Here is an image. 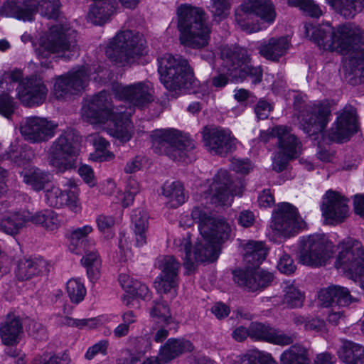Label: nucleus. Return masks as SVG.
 I'll return each instance as SVG.
<instances>
[{
	"mask_svg": "<svg viewBox=\"0 0 364 364\" xmlns=\"http://www.w3.org/2000/svg\"><path fill=\"white\" fill-rule=\"evenodd\" d=\"M305 33L324 50L344 55L343 69L350 80L364 82V33L347 23L333 28L328 23L318 27L305 24Z\"/></svg>",
	"mask_w": 364,
	"mask_h": 364,
	"instance_id": "f257e3e1",
	"label": "nucleus"
},
{
	"mask_svg": "<svg viewBox=\"0 0 364 364\" xmlns=\"http://www.w3.org/2000/svg\"><path fill=\"white\" fill-rule=\"evenodd\" d=\"M191 218L198 223L200 237L191 251V236L188 233L182 238L175 239L174 245L184 252L183 265L188 271L195 269L199 262H213L220 254V245L230 237V225L222 218H215L204 207H195Z\"/></svg>",
	"mask_w": 364,
	"mask_h": 364,
	"instance_id": "f03ea898",
	"label": "nucleus"
},
{
	"mask_svg": "<svg viewBox=\"0 0 364 364\" xmlns=\"http://www.w3.org/2000/svg\"><path fill=\"white\" fill-rule=\"evenodd\" d=\"M132 112L131 106L127 108L121 102L113 107L109 95L103 91L85 100L81 116L85 121L95 126L101 127L109 122L107 127L108 134L126 142L133 134V126L129 120Z\"/></svg>",
	"mask_w": 364,
	"mask_h": 364,
	"instance_id": "7ed1b4c3",
	"label": "nucleus"
},
{
	"mask_svg": "<svg viewBox=\"0 0 364 364\" xmlns=\"http://www.w3.org/2000/svg\"><path fill=\"white\" fill-rule=\"evenodd\" d=\"M232 0H210L208 8L216 21L226 17L229 13ZM276 17L274 7L267 0H248L242 4L235 11V18L241 29L247 33L257 32L265 26L254 23L255 18L263 23H272Z\"/></svg>",
	"mask_w": 364,
	"mask_h": 364,
	"instance_id": "20e7f679",
	"label": "nucleus"
},
{
	"mask_svg": "<svg viewBox=\"0 0 364 364\" xmlns=\"http://www.w3.org/2000/svg\"><path fill=\"white\" fill-rule=\"evenodd\" d=\"M177 28L182 45L200 49L208 44L211 28L208 16L202 9L188 4L181 5L177 9Z\"/></svg>",
	"mask_w": 364,
	"mask_h": 364,
	"instance_id": "39448f33",
	"label": "nucleus"
},
{
	"mask_svg": "<svg viewBox=\"0 0 364 364\" xmlns=\"http://www.w3.org/2000/svg\"><path fill=\"white\" fill-rule=\"evenodd\" d=\"M36 53L43 67L48 68L52 54L70 60L78 55L77 33L68 26L55 25L43 35Z\"/></svg>",
	"mask_w": 364,
	"mask_h": 364,
	"instance_id": "423d86ee",
	"label": "nucleus"
},
{
	"mask_svg": "<svg viewBox=\"0 0 364 364\" xmlns=\"http://www.w3.org/2000/svg\"><path fill=\"white\" fill-rule=\"evenodd\" d=\"M244 251V258L248 266L245 269L234 272L235 282L252 291L269 285L273 280L272 274L259 267L267 256L264 245L262 242L249 241L245 245Z\"/></svg>",
	"mask_w": 364,
	"mask_h": 364,
	"instance_id": "0eeeda50",
	"label": "nucleus"
},
{
	"mask_svg": "<svg viewBox=\"0 0 364 364\" xmlns=\"http://www.w3.org/2000/svg\"><path fill=\"white\" fill-rule=\"evenodd\" d=\"M147 52L144 36L130 30L120 31L109 41L106 55L112 61L124 66L132 63Z\"/></svg>",
	"mask_w": 364,
	"mask_h": 364,
	"instance_id": "6e6552de",
	"label": "nucleus"
},
{
	"mask_svg": "<svg viewBox=\"0 0 364 364\" xmlns=\"http://www.w3.org/2000/svg\"><path fill=\"white\" fill-rule=\"evenodd\" d=\"M158 72L161 82L168 91L176 94L188 90L193 82L187 60L169 53L158 58Z\"/></svg>",
	"mask_w": 364,
	"mask_h": 364,
	"instance_id": "1a4fd4ad",
	"label": "nucleus"
},
{
	"mask_svg": "<svg viewBox=\"0 0 364 364\" xmlns=\"http://www.w3.org/2000/svg\"><path fill=\"white\" fill-rule=\"evenodd\" d=\"M150 136L154 151L173 161H184L188 152L194 148L193 141L176 129H155Z\"/></svg>",
	"mask_w": 364,
	"mask_h": 364,
	"instance_id": "9d476101",
	"label": "nucleus"
},
{
	"mask_svg": "<svg viewBox=\"0 0 364 364\" xmlns=\"http://www.w3.org/2000/svg\"><path fill=\"white\" fill-rule=\"evenodd\" d=\"M79 142V136L75 131L67 129L63 132L48 151L49 164L59 172L75 168Z\"/></svg>",
	"mask_w": 364,
	"mask_h": 364,
	"instance_id": "9b49d317",
	"label": "nucleus"
},
{
	"mask_svg": "<svg viewBox=\"0 0 364 364\" xmlns=\"http://www.w3.org/2000/svg\"><path fill=\"white\" fill-rule=\"evenodd\" d=\"M336 267L346 277L358 282L364 290V249L353 239H348L339 245Z\"/></svg>",
	"mask_w": 364,
	"mask_h": 364,
	"instance_id": "f8f14e48",
	"label": "nucleus"
},
{
	"mask_svg": "<svg viewBox=\"0 0 364 364\" xmlns=\"http://www.w3.org/2000/svg\"><path fill=\"white\" fill-rule=\"evenodd\" d=\"M223 72L235 80H242L249 76L253 84H258L262 79V70L259 66L249 65L250 55L243 48H224L221 53Z\"/></svg>",
	"mask_w": 364,
	"mask_h": 364,
	"instance_id": "ddd939ff",
	"label": "nucleus"
},
{
	"mask_svg": "<svg viewBox=\"0 0 364 364\" xmlns=\"http://www.w3.org/2000/svg\"><path fill=\"white\" fill-rule=\"evenodd\" d=\"M331 246L318 235L304 236L298 244V259L302 264L310 267L324 265L332 257Z\"/></svg>",
	"mask_w": 364,
	"mask_h": 364,
	"instance_id": "4468645a",
	"label": "nucleus"
},
{
	"mask_svg": "<svg viewBox=\"0 0 364 364\" xmlns=\"http://www.w3.org/2000/svg\"><path fill=\"white\" fill-rule=\"evenodd\" d=\"M62 186L63 189L55 185L46 188L44 192L45 203L54 208H68L71 212L79 213L82 205L76 183L72 178H65Z\"/></svg>",
	"mask_w": 364,
	"mask_h": 364,
	"instance_id": "2eb2a0df",
	"label": "nucleus"
},
{
	"mask_svg": "<svg viewBox=\"0 0 364 364\" xmlns=\"http://www.w3.org/2000/svg\"><path fill=\"white\" fill-rule=\"evenodd\" d=\"M270 227L276 235L288 237L304 227L297 208L289 203H279L272 213Z\"/></svg>",
	"mask_w": 364,
	"mask_h": 364,
	"instance_id": "dca6fc26",
	"label": "nucleus"
},
{
	"mask_svg": "<svg viewBox=\"0 0 364 364\" xmlns=\"http://www.w3.org/2000/svg\"><path fill=\"white\" fill-rule=\"evenodd\" d=\"M331 109L328 101L308 105L298 116L300 127L309 136L321 133L330 122Z\"/></svg>",
	"mask_w": 364,
	"mask_h": 364,
	"instance_id": "f3484780",
	"label": "nucleus"
},
{
	"mask_svg": "<svg viewBox=\"0 0 364 364\" xmlns=\"http://www.w3.org/2000/svg\"><path fill=\"white\" fill-rule=\"evenodd\" d=\"M87 70V68L82 66L55 77L51 95L58 100H65L82 91L90 77Z\"/></svg>",
	"mask_w": 364,
	"mask_h": 364,
	"instance_id": "a211bd4d",
	"label": "nucleus"
},
{
	"mask_svg": "<svg viewBox=\"0 0 364 364\" xmlns=\"http://www.w3.org/2000/svg\"><path fill=\"white\" fill-rule=\"evenodd\" d=\"M259 139L264 143L269 142L271 139H277L278 151L287 156L297 158L301 152L300 140L287 126L277 125L265 131H261Z\"/></svg>",
	"mask_w": 364,
	"mask_h": 364,
	"instance_id": "6ab92c4d",
	"label": "nucleus"
},
{
	"mask_svg": "<svg viewBox=\"0 0 364 364\" xmlns=\"http://www.w3.org/2000/svg\"><path fill=\"white\" fill-rule=\"evenodd\" d=\"M202 136L205 147L213 154L224 156L236 148L237 139L228 129L205 127Z\"/></svg>",
	"mask_w": 364,
	"mask_h": 364,
	"instance_id": "aec40b11",
	"label": "nucleus"
},
{
	"mask_svg": "<svg viewBox=\"0 0 364 364\" xmlns=\"http://www.w3.org/2000/svg\"><path fill=\"white\" fill-rule=\"evenodd\" d=\"M116 97L124 100V103L139 108H144L154 100L153 86L150 82H137L127 86L116 84L112 86Z\"/></svg>",
	"mask_w": 364,
	"mask_h": 364,
	"instance_id": "412c9836",
	"label": "nucleus"
},
{
	"mask_svg": "<svg viewBox=\"0 0 364 364\" xmlns=\"http://www.w3.org/2000/svg\"><path fill=\"white\" fill-rule=\"evenodd\" d=\"M358 120L356 110L352 106H346L337 114V117L328 131L331 141L342 143L350 139L357 132Z\"/></svg>",
	"mask_w": 364,
	"mask_h": 364,
	"instance_id": "4be33fe9",
	"label": "nucleus"
},
{
	"mask_svg": "<svg viewBox=\"0 0 364 364\" xmlns=\"http://www.w3.org/2000/svg\"><path fill=\"white\" fill-rule=\"evenodd\" d=\"M48 90L43 78L33 75L20 81L16 87V96L27 107L37 106L46 100Z\"/></svg>",
	"mask_w": 364,
	"mask_h": 364,
	"instance_id": "5701e85b",
	"label": "nucleus"
},
{
	"mask_svg": "<svg viewBox=\"0 0 364 364\" xmlns=\"http://www.w3.org/2000/svg\"><path fill=\"white\" fill-rule=\"evenodd\" d=\"M156 267L161 273L156 278L154 287L158 294H166L171 293L178 282L180 263L173 256H163L157 259Z\"/></svg>",
	"mask_w": 364,
	"mask_h": 364,
	"instance_id": "b1692460",
	"label": "nucleus"
},
{
	"mask_svg": "<svg viewBox=\"0 0 364 364\" xmlns=\"http://www.w3.org/2000/svg\"><path fill=\"white\" fill-rule=\"evenodd\" d=\"M237 194V192L232 188L228 172L226 170H220L213 178L204 197L216 205H230L233 196Z\"/></svg>",
	"mask_w": 364,
	"mask_h": 364,
	"instance_id": "393cba45",
	"label": "nucleus"
},
{
	"mask_svg": "<svg viewBox=\"0 0 364 364\" xmlns=\"http://www.w3.org/2000/svg\"><path fill=\"white\" fill-rule=\"evenodd\" d=\"M56 127L55 123L46 118L30 117L22 121L20 131L26 140L38 143L53 137Z\"/></svg>",
	"mask_w": 364,
	"mask_h": 364,
	"instance_id": "a878e982",
	"label": "nucleus"
},
{
	"mask_svg": "<svg viewBox=\"0 0 364 364\" xmlns=\"http://www.w3.org/2000/svg\"><path fill=\"white\" fill-rule=\"evenodd\" d=\"M348 199L340 193L328 190L323 197L321 210L324 216L335 222H342L348 214Z\"/></svg>",
	"mask_w": 364,
	"mask_h": 364,
	"instance_id": "bb28decb",
	"label": "nucleus"
},
{
	"mask_svg": "<svg viewBox=\"0 0 364 364\" xmlns=\"http://www.w3.org/2000/svg\"><path fill=\"white\" fill-rule=\"evenodd\" d=\"M250 337L279 346L291 344L295 336L287 335L269 325L259 322H252L250 325Z\"/></svg>",
	"mask_w": 364,
	"mask_h": 364,
	"instance_id": "cd10ccee",
	"label": "nucleus"
},
{
	"mask_svg": "<svg viewBox=\"0 0 364 364\" xmlns=\"http://www.w3.org/2000/svg\"><path fill=\"white\" fill-rule=\"evenodd\" d=\"M38 9V0H6L0 9L5 16L31 21Z\"/></svg>",
	"mask_w": 364,
	"mask_h": 364,
	"instance_id": "c85d7f7f",
	"label": "nucleus"
},
{
	"mask_svg": "<svg viewBox=\"0 0 364 364\" xmlns=\"http://www.w3.org/2000/svg\"><path fill=\"white\" fill-rule=\"evenodd\" d=\"M290 47V40L287 36L279 38L272 37L268 41H263L260 43L257 49L259 53L272 61H277L284 56Z\"/></svg>",
	"mask_w": 364,
	"mask_h": 364,
	"instance_id": "c756f323",
	"label": "nucleus"
},
{
	"mask_svg": "<svg viewBox=\"0 0 364 364\" xmlns=\"http://www.w3.org/2000/svg\"><path fill=\"white\" fill-rule=\"evenodd\" d=\"M117 9L115 0H95L90 6L87 20L96 25L107 23Z\"/></svg>",
	"mask_w": 364,
	"mask_h": 364,
	"instance_id": "7c9ffc66",
	"label": "nucleus"
},
{
	"mask_svg": "<svg viewBox=\"0 0 364 364\" xmlns=\"http://www.w3.org/2000/svg\"><path fill=\"white\" fill-rule=\"evenodd\" d=\"M48 271L47 262L43 259H24L21 260L16 270V277L27 280Z\"/></svg>",
	"mask_w": 364,
	"mask_h": 364,
	"instance_id": "2f4dec72",
	"label": "nucleus"
},
{
	"mask_svg": "<svg viewBox=\"0 0 364 364\" xmlns=\"http://www.w3.org/2000/svg\"><path fill=\"white\" fill-rule=\"evenodd\" d=\"M31 213L28 211L6 213L0 218V231L14 235L29 222Z\"/></svg>",
	"mask_w": 364,
	"mask_h": 364,
	"instance_id": "473e14b6",
	"label": "nucleus"
},
{
	"mask_svg": "<svg viewBox=\"0 0 364 364\" xmlns=\"http://www.w3.org/2000/svg\"><path fill=\"white\" fill-rule=\"evenodd\" d=\"M193 350V344L185 339H168L159 351V355L161 363H167L180 354Z\"/></svg>",
	"mask_w": 364,
	"mask_h": 364,
	"instance_id": "72a5a7b5",
	"label": "nucleus"
},
{
	"mask_svg": "<svg viewBox=\"0 0 364 364\" xmlns=\"http://www.w3.org/2000/svg\"><path fill=\"white\" fill-rule=\"evenodd\" d=\"M23 181L33 191H40L45 188L52 180V175L37 167H30L21 172Z\"/></svg>",
	"mask_w": 364,
	"mask_h": 364,
	"instance_id": "f704fd0d",
	"label": "nucleus"
},
{
	"mask_svg": "<svg viewBox=\"0 0 364 364\" xmlns=\"http://www.w3.org/2000/svg\"><path fill=\"white\" fill-rule=\"evenodd\" d=\"M23 332L20 318L14 315H8L5 322L0 327V335L5 345H13L18 342L19 335Z\"/></svg>",
	"mask_w": 364,
	"mask_h": 364,
	"instance_id": "c9c22d12",
	"label": "nucleus"
},
{
	"mask_svg": "<svg viewBox=\"0 0 364 364\" xmlns=\"http://www.w3.org/2000/svg\"><path fill=\"white\" fill-rule=\"evenodd\" d=\"M132 223L135 245L142 247L146 244V232L149 226L147 213L141 209L134 210L132 215Z\"/></svg>",
	"mask_w": 364,
	"mask_h": 364,
	"instance_id": "e433bc0d",
	"label": "nucleus"
},
{
	"mask_svg": "<svg viewBox=\"0 0 364 364\" xmlns=\"http://www.w3.org/2000/svg\"><path fill=\"white\" fill-rule=\"evenodd\" d=\"M30 221L50 232L57 230L61 225L59 215L50 209H44L37 211L33 215L31 214Z\"/></svg>",
	"mask_w": 364,
	"mask_h": 364,
	"instance_id": "4c0bfd02",
	"label": "nucleus"
},
{
	"mask_svg": "<svg viewBox=\"0 0 364 364\" xmlns=\"http://www.w3.org/2000/svg\"><path fill=\"white\" fill-rule=\"evenodd\" d=\"M162 193L168 200L166 205L171 208H176L184 203L187 199L183 186L178 181L165 183L162 188Z\"/></svg>",
	"mask_w": 364,
	"mask_h": 364,
	"instance_id": "58836bf2",
	"label": "nucleus"
},
{
	"mask_svg": "<svg viewBox=\"0 0 364 364\" xmlns=\"http://www.w3.org/2000/svg\"><path fill=\"white\" fill-rule=\"evenodd\" d=\"M341 360L347 364H364V347L350 342L343 343L338 351Z\"/></svg>",
	"mask_w": 364,
	"mask_h": 364,
	"instance_id": "ea45409f",
	"label": "nucleus"
},
{
	"mask_svg": "<svg viewBox=\"0 0 364 364\" xmlns=\"http://www.w3.org/2000/svg\"><path fill=\"white\" fill-rule=\"evenodd\" d=\"M281 364H310L308 350L301 345H292L280 357Z\"/></svg>",
	"mask_w": 364,
	"mask_h": 364,
	"instance_id": "a19ab883",
	"label": "nucleus"
},
{
	"mask_svg": "<svg viewBox=\"0 0 364 364\" xmlns=\"http://www.w3.org/2000/svg\"><path fill=\"white\" fill-rule=\"evenodd\" d=\"M88 140L95 147V151L90 154L94 161H107L114 158V154L107 150L109 143L99 134H90Z\"/></svg>",
	"mask_w": 364,
	"mask_h": 364,
	"instance_id": "79ce46f5",
	"label": "nucleus"
},
{
	"mask_svg": "<svg viewBox=\"0 0 364 364\" xmlns=\"http://www.w3.org/2000/svg\"><path fill=\"white\" fill-rule=\"evenodd\" d=\"M150 315L159 323L161 322L165 325L173 323V318L171 316L168 304L163 297H157L153 301V306L150 310Z\"/></svg>",
	"mask_w": 364,
	"mask_h": 364,
	"instance_id": "37998d69",
	"label": "nucleus"
},
{
	"mask_svg": "<svg viewBox=\"0 0 364 364\" xmlns=\"http://www.w3.org/2000/svg\"><path fill=\"white\" fill-rule=\"evenodd\" d=\"M119 282L124 291L130 296H147L149 293L145 284L134 279L127 274H121Z\"/></svg>",
	"mask_w": 364,
	"mask_h": 364,
	"instance_id": "c03bdc74",
	"label": "nucleus"
},
{
	"mask_svg": "<svg viewBox=\"0 0 364 364\" xmlns=\"http://www.w3.org/2000/svg\"><path fill=\"white\" fill-rule=\"evenodd\" d=\"M82 264L87 267V273L91 281H95L100 276L101 259L97 251H88L81 259Z\"/></svg>",
	"mask_w": 364,
	"mask_h": 364,
	"instance_id": "a18cd8bd",
	"label": "nucleus"
},
{
	"mask_svg": "<svg viewBox=\"0 0 364 364\" xmlns=\"http://www.w3.org/2000/svg\"><path fill=\"white\" fill-rule=\"evenodd\" d=\"M40 13L48 18H56L60 14L61 3L60 0H41L38 1Z\"/></svg>",
	"mask_w": 364,
	"mask_h": 364,
	"instance_id": "49530a36",
	"label": "nucleus"
},
{
	"mask_svg": "<svg viewBox=\"0 0 364 364\" xmlns=\"http://www.w3.org/2000/svg\"><path fill=\"white\" fill-rule=\"evenodd\" d=\"M70 358L66 353L61 355H43L33 360L31 364H69Z\"/></svg>",
	"mask_w": 364,
	"mask_h": 364,
	"instance_id": "de8ad7c7",
	"label": "nucleus"
},
{
	"mask_svg": "<svg viewBox=\"0 0 364 364\" xmlns=\"http://www.w3.org/2000/svg\"><path fill=\"white\" fill-rule=\"evenodd\" d=\"M119 249L117 255H119V259L120 261L126 262L132 258V253L129 245V237L124 232L120 233Z\"/></svg>",
	"mask_w": 364,
	"mask_h": 364,
	"instance_id": "09e8293b",
	"label": "nucleus"
},
{
	"mask_svg": "<svg viewBox=\"0 0 364 364\" xmlns=\"http://www.w3.org/2000/svg\"><path fill=\"white\" fill-rule=\"evenodd\" d=\"M318 296H350V291L345 287L331 284L326 287L321 288Z\"/></svg>",
	"mask_w": 364,
	"mask_h": 364,
	"instance_id": "8fccbe9b",
	"label": "nucleus"
},
{
	"mask_svg": "<svg viewBox=\"0 0 364 364\" xmlns=\"http://www.w3.org/2000/svg\"><path fill=\"white\" fill-rule=\"evenodd\" d=\"M15 103L13 99L8 95H0V114L9 118L14 113Z\"/></svg>",
	"mask_w": 364,
	"mask_h": 364,
	"instance_id": "3c124183",
	"label": "nucleus"
},
{
	"mask_svg": "<svg viewBox=\"0 0 364 364\" xmlns=\"http://www.w3.org/2000/svg\"><path fill=\"white\" fill-rule=\"evenodd\" d=\"M108 346L109 341L107 340L100 341L98 343L94 344L87 349L85 355V358L87 360H90L99 353L106 355Z\"/></svg>",
	"mask_w": 364,
	"mask_h": 364,
	"instance_id": "603ef678",
	"label": "nucleus"
},
{
	"mask_svg": "<svg viewBox=\"0 0 364 364\" xmlns=\"http://www.w3.org/2000/svg\"><path fill=\"white\" fill-rule=\"evenodd\" d=\"M66 290L68 296H85L86 294L84 284L75 279L68 280L66 284Z\"/></svg>",
	"mask_w": 364,
	"mask_h": 364,
	"instance_id": "864d4df0",
	"label": "nucleus"
},
{
	"mask_svg": "<svg viewBox=\"0 0 364 364\" xmlns=\"http://www.w3.org/2000/svg\"><path fill=\"white\" fill-rule=\"evenodd\" d=\"M96 223L101 232H108V237H113L114 234L109 231L114 225V220L112 217L100 215L96 218Z\"/></svg>",
	"mask_w": 364,
	"mask_h": 364,
	"instance_id": "5fc2aeb1",
	"label": "nucleus"
},
{
	"mask_svg": "<svg viewBox=\"0 0 364 364\" xmlns=\"http://www.w3.org/2000/svg\"><path fill=\"white\" fill-rule=\"evenodd\" d=\"M61 323L68 326H75L82 328L83 326H88L90 328H95L97 325L95 318L91 319H73L70 317L65 316L62 321Z\"/></svg>",
	"mask_w": 364,
	"mask_h": 364,
	"instance_id": "6e6d98bb",
	"label": "nucleus"
},
{
	"mask_svg": "<svg viewBox=\"0 0 364 364\" xmlns=\"http://www.w3.org/2000/svg\"><path fill=\"white\" fill-rule=\"evenodd\" d=\"M296 159L294 156H287L286 154H282V151H277L272 158V168L277 172L282 171L287 166L290 159Z\"/></svg>",
	"mask_w": 364,
	"mask_h": 364,
	"instance_id": "4d7b16f0",
	"label": "nucleus"
},
{
	"mask_svg": "<svg viewBox=\"0 0 364 364\" xmlns=\"http://www.w3.org/2000/svg\"><path fill=\"white\" fill-rule=\"evenodd\" d=\"M277 268L279 272L289 274L294 272L296 266L290 256L284 254L280 257L277 263Z\"/></svg>",
	"mask_w": 364,
	"mask_h": 364,
	"instance_id": "13d9d810",
	"label": "nucleus"
},
{
	"mask_svg": "<svg viewBox=\"0 0 364 364\" xmlns=\"http://www.w3.org/2000/svg\"><path fill=\"white\" fill-rule=\"evenodd\" d=\"M305 330L316 333H326L327 331L325 321L318 318L308 319L305 323Z\"/></svg>",
	"mask_w": 364,
	"mask_h": 364,
	"instance_id": "bf43d9fd",
	"label": "nucleus"
},
{
	"mask_svg": "<svg viewBox=\"0 0 364 364\" xmlns=\"http://www.w3.org/2000/svg\"><path fill=\"white\" fill-rule=\"evenodd\" d=\"M347 6V12H345V17L353 18L358 11L364 8V0H344Z\"/></svg>",
	"mask_w": 364,
	"mask_h": 364,
	"instance_id": "052dcab7",
	"label": "nucleus"
},
{
	"mask_svg": "<svg viewBox=\"0 0 364 364\" xmlns=\"http://www.w3.org/2000/svg\"><path fill=\"white\" fill-rule=\"evenodd\" d=\"M231 168L235 172L246 174L252 170V166L248 160L232 159L231 161Z\"/></svg>",
	"mask_w": 364,
	"mask_h": 364,
	"instance_id": "680f3d73",
	"label": "nucleus"
},
{
	"mask_svg": "<svg viewBox=\"0 0 364 364\" xmlns=\"http://www.w3.org/2000/svg\"><path fill=\"white\" fill-rule=\"evenodd\" d=\"M93 231L92 226L85 225L82 227L77 228L70 232V238L72 241L78 242L85 239Z\"/></svg>",
	"mask_w": 364,
	"mask_h": 364,
	"instance_id": "e2e57ef3",
	"label": "nucleus"
},
{
	"mask_svg": "<svg viewBox=\"0 0 364 364\" xmlns=\"http://www.w3.org/2000/svg\"><path fill=\"white\" fill-rule=\"evenodd\" d=\"M79 175L83 181L90 186H94L96 181L92 168L88 165H82L78 169Z\"/></svg>",
	"mask_w": 364,
	"mask_h": 364,
	"instance_id": "0e129e2a",
	"label": "nucleus"
},
{
	"mask_svg": "<svg viewBox=\"0 0 364 364\" xmlns=\"http://www.w3.org/2000/svg\"><path fill=\"white\" fill-rule=\"evenodd\" d=\"M301 10L314 18H318L323 14V11L320 6L313 0H306Z\"/></svg>",
	"mask_w": 364,
	"mask_h": 364,
	"instance_id": "69168bd1",
	"label": "nucleus"
},
{
	"mask_svg": "<svg viewBox=\"0 0 364 364\" xmlns=\"http://www.w3.org/2000/svg\"><path fill=\"white\" fill-rule=\"evenodd\" d=\"M283 289L286 296H304L306 294L303 287L294 282H285Z\"/></svg>",
	"mask_w": 364,
	"mask_h": 364,
	"instance_id": "338daca9",
	"label": "nucleus"
},
{
	"mask_svg": "<svg viewBox=\"0 0 364 364\" xmlns=\"http://www.w3.org/2000/svg\"><path fill=\"white\" fill-rule=\"evenodd\" d=\"M272 109L271 105L264 100H259L255 108V114L259 119H267Z\"/></svg>",
	"mask_w": 364,
	"mask_h": 364,
	"instance_id": "774afa93",
	"label": "nucleus"
}]
</instances>
